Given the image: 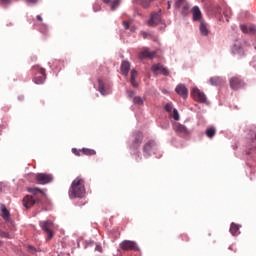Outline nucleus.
<instances>
[{
	"label": "nucleus",
	"mask_w": 256,
	"mask_h": 256,
	"mask_svg": "<svg viewBox=\"0 0 256 256\" xmlns=\"http://www.w3.org/2000/svg\"><path fill=\"white\" fill-rule=\"evenodd\" d=\"M85 180L77 177L73 180L68 195L70 199H83L85 197Z\"/></svg>",
	"instance_id": "nucleus-1"
},
{
	"label": "nucleus",
	"mask_w": 256,
	"mask_h": 256,
	"mask_svg": "<svg viewBox=\"0 0 256 256\" xmlns=\"http://www.w3.org/2000/svg\"><path fill=\"white\" fill-rule=\"evenodd\" d=\"M32 73L34 75L33 81L36 85H43L45 79H47V74H45V68H42L39 65L32 67Z\"/></svg>",
	"instance_id": "nucleus-2"
},
{
	"label": "nucleus",
	"mask_w": 256,
	"mask_h": 256,
	"mask_svg": "<svg viewBox=\"0 0 256 256\" xmlns=\"http://www.w3.org/2000/svg\"><path fill=\"white\" fill-rule=\"evenodd\" d=\"M40 227H42V230L44 233L47 234L46 241H51L53 239V236L55 235L53 233V222L51 221H44L40 223Z\"/></svg>",
	"instance_id": "nucleus-3"
},
{
	"label": "nucleus",
	"mask_w": 256,
	"mask_h": 256,
	"mask_svg": "<svg viewBox=\"0 0 256 256\" xmlns=\"http://www.w3.org/2000/svg\"><path fill=\"white\" fill-rule=\"evenodd\" d=\"M35 181L38 185H47L53 182V176L47 173H38L35 176Z\"/></svg>",
	"instance_id": "nucleus-4"
},
{
	"label": "nucleus",
	"mask_w": 256,
	"mask_h": 256,
	"mask_svg": "<svg viewBox=\"0 0 256 256\" xmlns=\"http://www.w3.org/2000/svg\"><path fill=\"white\" fill-rule=\"evenodd\" d=\"M191 95L198 103H207V96L199 88H193Z\"/></svg>",
	"instance_id": "nucleus-5"
},
{
	"label": "nucleus",
	"mask_w": 256,
	"mask_h": 256,
	"mask_svg": "<svg viewBox=\"0 0 256 256\" xmlns=\"http://www.w3.org/2000/svg\"><path fill=\"white\" fill-rule=\"evenodd\" d=\"M155 147H157V143H155V140H149L148 142H146L143 146L144 157H151V153L155 151Z\"/></svg>",
	"instance_id": "nucleus-6"
},
{
	"label": "nucleus",
	"mask_w": 256,
	"mask_h": 256,
	"mask_svg": "<svg viewBox=\"0 0 256 256\" xmlns=\"http://www.w3.org/2000/svg\"><path fill=\"white\" fill-rule=\"evenodd\" d=\"M230 82V87L234 91H238V89H241V87H245V82L239 78V76H233L229 80Z\"/></svg>",
	"instance_id": "nucleus-7"
},
{
	"label": "nucleus",
	"mask_w": 256,
	"mask_h": 256,
	"mask_svg": "<svg viewBox=\"0 0 256 256\" xmlns=\"http://www.w3.org/2000/svg\"><path fill=\"white\" fill-rule=\"evenodd\" d=\"M161 21V10H159V12H154L151 14V17L148 20V25L149 27H157Z\"/></svg>",
	"instance_id": "nucleus-8"
},
{
	"label": "nucleus",
	"mask_w": 256,
	"mask_h": 256,
	"mask_svg": "<svg viewBox=\"0 0 256 256\" xmlns=\"http://www.w3.org/2000/svg\"><path fill=\"white\" fill-rule=\"evenodd\" d=\"M173 130L175 131V133H178V135H191V131H189V129H187L185 125L179 123H175L173 125Z\"/></svg>",
	"instance_id": "nucleus-9"
},
{
	"label": "nucleus",
	"mask_w": 256,
	"mask_h": 256,
	"mask_svg": "<svg viewBox=\"0 0 256 256\" xmlns=\"http://www.w3.org/2000/svg\"><path fill=\"white\" fill-rule=\"evenodd\" d=\"M120 249H122V251H135L137 249V244L130 240H124L120 243Z\"/></svg>",
	"instance_id": "nucleus-10"
},
{
	"label": "nucleus",
	"mask_w": 256,
	"mask_h": 256,
	"mask_svg": "<svg viewBox=\"0 0 256 256\" xmlns=\"http://www.w3.org/2000/svg\"><path fill=\"white\" fill-rule=\"evenodd\" d=\"M151 71L154 73V75H158L159 71L162 75H165L166 77L169 76V70L165 68L162 64H154L151 67Z\"/></svg>",
	"instance_id": "nucleus-11"
},
{
	"label": "nucleus",
	"mask_w": 256,
	"mask_h": 256,
	"mask_svg": "<svg viewBox=\"0 0 256 256\" xmlns=\"http://www.w3.org/2000/svg\"><path fill=\"white\" fill-rule=\"evenodd\" d=\"M175 92L177 95H180V97H183V99H187L189 96V90L185 84H178L175 88Z\"/></svg>",
	"instance_id": "nucleus-12"
},
{
	"label": "nucleus",
	"mask_w": 256,
	"mask_h": 256,
	"mask_svg": "<svg viewBox=\"0 0 256 256\" xmlns=\"http://www.w3.org/2000/svg\"><path fill=\"white\" fill-rule=\"evenodd\" d=\"M36 202L37 200L35 199V197L31 195H26L22 200V205L23 207H25V209H31V207H33Z\"/></svg>",
	"instance_id": "nucleus-13"
},
{
	"label": "nucleus",
	"mask_w": 256,
	"mask_h": 256,
	"mask_svg": "<svg viewBox=\"0 0 256 256\" xmlns=\"http://www.w3.org/2000/svg\"><path fill=\"white\" fill-rule=\"evenodd\" d=\"M156 55L157 53L155 51H151L149 48H145L138 54V57L139 59H153Z\"/></svg>",
	"instance_id": "nucleus-14"
},
{
	"label": "nucleus",
	"mask_w": 256,
	"mask_h": 256,
	"mask_svg": "<svg viewBox=\"0 0 256 256\" xmlns=\"http://www.w3.org/2000/svg\"><path fill=\"white\" fill-rule=\"evenodd\" d=\"M130 70H131V63H129V61L127 60L122 61L120 66V71L122 75H124V77H127V75H129Z\"/></svg>",
	"instance_id": "nucleus-15"
},
{
	"label": "nucleus",
	"mask_w": 256,
	"mask_h": 256,
	"mask_svg": "<svg viewBox=\"0 0 256 256\" xmlns=\"http://www.w3.org/2000/svg\"><path fill=\"white\" fill-rule=\"evenodd\" d=\"M1 212H2V218L5 221H9L10 217H11V213L9 212V210L7 209V206H5V204H2L1 207Z\"/></svg>",
	"instance_id": "nucleus-16"
},
{
	"label": "nucleus",
	"mask_w": 256,
	"mask_h": 256,
	"mask_svg": "<svg viewBox=\"0 0 256 256\" xmlns=\"http://www.w3.org/2000/svg\"><path fill=\"white\" fill-rule=\"evenodd\" d=\"M192 14H193V21H200L201 23V10L199 7L194 6L192 9Z\"/></svg>",
	"instance_id": "nucleus-17"
},
{
	"label": "nucleus",
	"mask_w": 256,
	"mask_h": 256,
	"mask_svg": "<svg viewBox=\"0 0 256 256\" xmlns=\"http://www.w3.org/2000/svg\"><path fill=\"white\" fill-rule=\"evenodd\" d=\"M135 79H137V70L133 69L131 70L130 83L132 87L137 88L139 87V83Z\"/></svg>",
	"instance_id": "nucleus-18"
},
{
	"label": "nucleus",
	"mask_w": 256,
	"mask_h": 256,
	"mask_svg": "<svg viewBox=\"0 0 256 256\" xmlns=\"http://www.w3.org/2000/svg\"><path fill=\"white\" fill-rule=\"evenodd\" d=\"M224 82L225 81L219 76H215V77L210 78V84L213 85L214 87H217L219 85H223Z\"/></svg>",
	"instance_id": "nucleus-19"
},
{
	"label": "nucleus",
	"mask_w": 256,
	"mask_h": 256,
	"mask_svg": "<svg viewBox=\"0 0 256 256\" xmlns=\"http://www.w3.org/2000/svg\"><path fill=\"white\" fill-rule=\"evenodd\" d=\"M199 29H200L201 35H203L204 37H207L209 35V28L207 27V23L201 21Z\"/></svg>",
	"instance_id": "nucleus-20"
},
{
	"label": "nucleus",
	"mask_w": 256,
	"mask_h": 256,
	"mask_svg": "<svg viewBox=\"0 0 256 256\" xmlns=\"http://www.w3.org/2000/svg\"><path fill=\"white\" fill-rule=\"evenodd\" d=\"M141 143H143V133L138 132V133H136L133 145H134V147L137 148V147H139V145H141Z\"/></svg>",
	"instance_id": "nucleus-21"
},
{
	"label": "nucleus",
	"mask_w": 256,
	"mask_h": 256,
	"mask_svg": "<svg viewBox=\"0 0 256 256\" xmlns=\"http://www.w3.org/2000/svg\"><path fill=\"white\" fill-rule=\"evenodd\" d=\"M217 135V129L215 127H209L206 129V136L208 139H213Z\"/></svg>",
	"instance_id": "nucleus-22"
},
{
	"label": "nucleus",
	"mask_w": 256,
	"mask_h": 256,
	"mask_svg": "<svg viewBox=\"0 0 256 256\" xmlns=\"http://www.w3.org/2000/svg\"><path fill=\"white\" fill-rule=\"evenodd\" d=\"M98 91L101 95H107V91L105 90V82L103 80L98 79Z\"/></svg>",
	"instance_id": "nucleus-23"
},
{
	"label": "nucleus",
	"mask_w": 256,
	"mask_h": 256,
	"mask_svg": "<svg viewBox=\"0 0 256 256\" xmlns=\"http://www.w3.org/2000/svg\"><path fill=\"white\" fill-rule=\"evenodd\" d=\"M81 151H82V155H87L88 157L97 155V152L94 149L82 148Z\"/></svg>",
	"instance_id": "nucleus-24"
},
{
	"label": "nucleus",
	"mask_w": 256,
	"mask_h": 256,
	"mask_svg": "<svg viewBox=\"0 0 256 256\" xmlns=\"http://www.w3.org/2000/svg\"><path fill=\"white\" fill-rule=\"evenodd\" d=\"M231 235L237 236L239 235V225L232 223L230 226Z\"/></svg>",
	"instance_id": "nucleus-25"
},
{
	"label": "nucleus",
	"mask_w": 256,
	"mask_h": 256,
	"mask_svg": "<svg viewBox=\"0 0 256 256\" xmlns=\"http://www.w3.org/2000/svg\"><path fill=\"white\" fill-rule=\"evenodd\" d=\"M180 7H183V9H188L187 2L185 0H176L175 8L180 9Z\"/></svg>",
	"instance_id": "nucleus-26"
},
{
	"label": "nucleus",
	"mask_w": 256,
	"mask_h": 256,
	"mask_svg": "<svg viewBox=\"0 0 256 256\" xmlns=\"http://www.w3.org/2000/svg\"><path fill=\"white\" fill-rule=\"evenodd\" d=\"M233 53L234 55H245V51L243 50V48L237 45L233 47Z\"/></svg>",
	"instance_id": "nucleus-27"
},
{
	"label": "nucleus",
	"mask_w": 256,
	"mask_h": 256,
	"mask_svg": "<svg viewBox=\"0 0 256 256\" xmlns=\"http://www.w3.org/2000/svg\"><path fill=\"white\" fill-rule=\"evenodd\" d=\"M28 193H32L33 195H36L38 193H41L42 195H45V191L41 190V188H28Z\"/></svg>",
	"instance_id": "nucleus-28"
},
{
	"label": "nucleus",
	"mask_w": 256,
	"mask_h": 256,
	"mask_svg": "<svg viewBox=\"0 0 256 256\" xmlns=\"http://www.w3.org/2000/svg\"><path fill=\"white\" fill-rule=\"evenodd\" d=\"M153 0H138L137 3L139 5H141L142 7H144V9H147V7H149V5H151Z\"/></svg>",
	"instance_id": "nucleus-29"
},
{
	"label": "nucleus",
	"mask_w": 256,
	"mask_h": 256,
	"mask_svg": "<svg viewBox=\"0 0 256 256\" xmlns=\"http://www.w3.org/2000/svg\"><path fill=\"white\" fill-rule=\"evenodd\" d=\"M0 239H13V236H11V234H9L8 232L0 229Z\"/></svg>",
	"instance_id": "nucleus-30"
},
{
	"label": "nucleus",
	"mask_w": 256,
	"mask_h": 256,
	"mask_svg": "<svg viewBox=\"0 0 256 256\" xmlns=\"http://www.w3.org/2000/svg\"><path fill=\"white\" fill-rule=\"evenodd\" d=\"M134 105H143V98L141 96H135L133 98Z\"/></svg>",
	"instance_id": "nucleus-31"
},
{
	"label": "nucleus",
	"mask_w": 256,
	"mask_h": 256,
	"mask_svg": "<svg viewBox=\"0 0 256 256\" xmlns=\"http://www.w3.org/2000/svg\"><path fill=\"white\" fill-rule=\"evenodd\" d=\"M40 33H43V35H47L49 33V28H47V25L43 24L40 27Z\"/></svg>",
	"instance_id": "nucleus-32"
},
{
	"label": "nucleus",
	"mask_w": 256,
	"mask_h": 256,
	"mask_svg": "<svg viewBox=\"0 0 256 256\" xmlns=\"http://www.w3.org/2000/svg\"><path fill=\"white\" fill-rule=\"evenodd\" d=\"M72 153L74 155H76V157H81V155H83V151H81V149H77V148H72Z\"/></svg>",
	"instance_id": "nucleus-33"
},
{
	"label": "nucleus",
	"mask_w": 256,
	"mask_h": 256,
	"mask_svg": "<svg viewBox=\"0 0 256 256\" xmlns=\"http://www.w3.org/2000/svg\"><path fill=\"white\" fill-rule=\"evenodd\" d=\"M165 111H167V113H171V111H173V104L172 103H167L164 106Z\"/></svg>",
	"instance_id": "nucleus-34"
},
{
	"label": "nucleus",
	"mask_w": 256,
	"mask_h": 256,
	"mask_svg": "<svg viewBox=\"0 0 256 256\" xmlns=\"http://www.w3.org/2000/svg\"><path fill=\"white\" fill-rule=\"evenodd\" d=\"M119 7V0H114L111 4V11H115Z\"/></svg>",
	"instance_id": "nucleus-35"
},
{
	"label": "nucleus",
	"mask_w": 256,
	"mask_h": 256,
	"mask_svg": "<svg viewBox=\"0 0 256 256\" xmlns=\"http://www.w3.org/2000/svg\"><path fill=\"white\" fill-rule=\"evenodd\" d=\"M172 117L175 121H179V112L175 108L173 109Z\"/></svg>",
	"instance_id": "nucleus-36"
},
{
	"label": "nucleus",
	"mask_w": 256,
	"mask_h": 256,
	"mask_svg": "<svg viewBox=\"0 0 256 256\" xmlns=\"http://www.w3.org/2000/svg\"><path fill=\"white\" fill-rule=\"evenodd\" d=\"M248 33L250 35H256V27L255 26L249 27L248 28Z\"/></svg>",
	"instance_id": "nucleus-37"
},
{
	"label": "nucleus",
	"mask_w": 256,
	"mask_h": 256,
	"mask_svg": "<svg viewBox=\"0 0 256 256\" xmlns=\"http://www.w3.org/2000/svg\"><path fill=\"white\" fill-rule=\"evenodd\" d=\"M95 251H98L99 253H103V247L99 243H96Z\"/></svg>",
	"instance_id": "nucleus-38"
},
{
	"label": "nucleus",
	"mask_w": 256,
	"mask_h": 256,
	"mask_svg": "<svg viewBox=\"0 0 256 256\" xmlns=\"http://www.w3.org/2000/svg\"><path fill=\"white\" fill-rule=\"evenodd\" d=\"M240 29L244 33H249V27H247V25H240Z\"/></svg>",
	"instance_id": "nucleus-39"
},
{
	"label": "nucleus",
	"mask_w": 256,
	"mask_h": 256,
	"mask_svg": "<svg viewBox=\"0 0 256 256\" xmlns=\"http://www.w3.org/2000/svg\"><path fill=\"white\" fill-rule=\"evenodd\" d=\"M5 187H6L5 183L0 182V193H3V191H5Z\"/></svg>",
	"instance_id": "nucleus-40"
},
{
	"label": "nucleus",
	"mask_w": 256,
	"mask_h": 256,
	"mask_svg": "<svg viewBox=\"0 0 256 256\" xmlns=\"http://www.w3.org/2000/svg\"><path fill=\"white\" fill-rule=\"evenodd\" d=\"M141 36L143 37V39H147V37H149V34L147 32H141Z\"/></svg>",
	"instance_id": "nucleus-41"
},
{
	"label": "nucleus",
	"mask_w": 256,
	"mask_h": 256,
	"mask_svg": "<svg viewBox=\"0 0 256 256\" xmlns=\"http://www.w3.org/2000/svg\"><path fill=\"white\" fill-rule=\"evenodd\" d=\"M28 251H35V252H37V251H39V250H36L35 249V247H33V246H28Z\"/></svg>",
	"instance_id": "nucleus-42"
},
{
	"label": "nucleus",
	"mask_w": 256,
	"mask_h": 256,
	"mask_svg": "<svg viewBox=\"0 0 256 256\" xmlns=\"http://www.w3.org/2000/svg\"><path fill=\"white\" fill-rule=\"evenodd\" d=\"M123 25H124V28H125V29H129V22L124 21V22H123Z\"/></svg>",
	"instance_id": "nucleus-43"
},
{
	"label": "nucleus",
	"mask_w": 256,
	"mask_h": 256,
	"mask_svg": "<svg viewBox=\"0 0 256 256\" xmlns=\"http://www.w3.org/2000/svg\"><path fill=\"white\" fill-rule=\"evenodd\" d=\"M128 95L129 97H133V95H135V92H133L132 90L128 91Z\"/></svg>",
	"instance_id": "nucleus-44"
},
{
	"label": "nucleus",
	"mask_w": 256,
	"mask_h": 256,
	"mask_svg": "<svg viewBox=\"0 0 256 256\" xmlns=\"http://www.w3.org/2000/svg\"><path fill=\"white\" fill-rule=\"evenodd\" d=\"M103 3H106V5H109V3H111V0H102Z\"/></svg>",
	"instance_id": "nucleus-45"
},
{
	"label": "nucleus",
	"mask_w": 256,
	"mask_h": 256,
	"mask_svg": "<svg viewBox=\"0 0 256 256\" xmlns=\"http://www.w3.org/2000/svg\"><path fill=\"white\" fill-rule=\"evenodd\" d=\"M38 0H27V3H37Z\"/></svg>",
	"instance_id": "nucleus-46"
},
{
	"label": "nucleus",
	"mask_w": 256,
	"mask_h": 256,
	"mask_svg": "<svg viewBox=\"0 0 256 256\" xmlns=\"http://www.w3.org/2000/svg\"><path fill=\"white\" fill-rule=\"evenodd\" d=\"M37 20L38 21H43V18L41 17V15H37Z\"/></svg>",
	"instance_id": "nucleus-47"
},
{
	"label": "nucleus",
	"mask_w": 256,
	"mask_h": 256,
	"mask_svg": "<svg viewBox=\"0 0 256 256\" xmlns=\"http://www.w3.org/2000/svg\"><path fill=\"white\" fill-rule=\"evenodd\" d=\"M168 9H171V1H168Z\"/></svg>",
	"instance_id": "nucleus-48"
},
{
	"label": "nucleus",
	"mask_w": 256,
	"mask_h": 256,
	"mask_svg": "<svg viewBox=\"0 0 256 256\" xmlns=\"http://www.w3.org/2000/svg\"><path fill=\"white\" fill-rule=\"evenodd\" d=\"M3 3L7 4L9 3V0H1Z\"/></svg>",
	"instance_id": "nucleus-49"
},
{
	"label": "nucleus",
	"mask_w": 256,
	"mask_h": 256,
	"mask_svg": "<svg viewBox=\"0 0 256 256\" xmlns=\"http://www.w3.org/2000/svg\"><path fill=\"white\" fill-rule=\"evenodd\" d=\"M254 138L256 139V132H255V136H254Z\"/></svg>",
	"instance_id": "nucleus-50"
},
{
	"label": "nucleus",
	"mask_w": 256,
	"mask_h": 256,
	"mask_svg": "<svg viewBox=\"0 0 256 256\" xmlns=\"http://www.w3.org/2000/svg\"><path fill=\"white\" fill-rule=\"evenodd\" d=\"M115 256V255H114Z\"/></svg>",
	"instance_id": "nucleus-51"
}]
</instances>
